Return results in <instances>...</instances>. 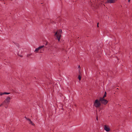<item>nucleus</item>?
<instances>
[{"mask_svg":"<svg viewBox=\"0 0 132 132\" xmlns=\"http://www.w3.org/2000/svg\"><path fill=\"white\" fill-rule=\"evenodd\" d=\"M102 1L99 0L97 1V3H94V4H92L91 5V7L93 9H97L99 6L102 4Z\"/></svg>","mask_w":132,"mask_h":132,"instance_id":"obj_1","label":"nucleus"},{"mask_svg":"<svg viewBox=\"0 0 132 132\" xmlns=\"http://www.w3.org/2000/svg\"><path fill=\"white\" fill-rule=\"evenodd\" d=\"M62 32V30H58L56 32H54L55 36L58 39L59 42L60 41L61 35Z\"/></svg>","mask_w":132,"mask_h":132,"instance_id":"obj_2","label":"nucleus"},{"mask_svg":"<svg viewBox=\"0 0 132 132\" xmlns=\"http://www.w3.org/2000/svg\"><path fill=\"white\" fill-rule=\"evenodd\" d=\"M100 101L97 99L95 100L93 106L96 108H98L101 105V104L100 102Z\"/></svg>","mask_w":132,"mask_h":132,"instance_id":"obj_3","label":"nucleus"},{"mask_svg":"<svg viewBox=\"0 0 132 132\" xmlns=\"http://www.w3.org/2000/svg\"><path fill=\"white\" fill-rule=\"evenodd\" d=\"M11 99L10 97L8 96L6 98L3 103L6 104H8L10 102Z\"/></svg>","mask_w":132,"mask_h":132,"instance_id":"obj_4","label":"nucleus"},{"mask_svg":"<svg viewBox=\"0 0 132 132\" xmlns=\"http://www.w3.org/2000/svg\"><path fill=\"white\" fill-rule=\"evenodd\" d=\"M100 101L102 103L105 105H106L107 103L108 102V101L104 99H100Z\"/></svg>","mask_w":132,"mask_h":132,"instance_id":"obj_5","label":"nucleus"},{"mask_svg":"<svg viewBox=\"0 0 132 132\" xmlns=\"http://www.w3.org/2000/svg\"><path fill=\"white\" fill-rule=\"evenodd\" d=\"M44 47V45L41 46H39L38 47L36 48L34 52L36 53H37L39 51L41 48L43 47Z\"/></svg>","mask_w":132,"mask_h":132,"instance_id":"obj_6","label":"nucleus"},{"mask_svg":"<svg viewBox=\"0 0 132 132\" xmlns=\"http://www.w3.org/2000/svg\"><path fill=\"white\" fill-rule=\"evenodd\" d=\"M104 129L107 131H110V128L108 126H107L105 125H104Z\"/></svg>","mask_w":132,"mask_h":132,"instance_id":"obj_7","label":"nucleus"},{"mask_svg":"<svg viewBox=\"0 0 132 132\" xmlns=\"http://www.w3.org/2000/svg\"><path fill=\"white\" fill-rule=\"evenodd\" d=\"M117 0H108V3H113Z\"/></svg>","mask_w":132,"mask_h":132,"instance_id":"obj_8","label":"nucleus"},{"mask_svg":"<svg viewBox=\"0 0 132 132\" xmlns=\"http://www.w3.org/2000/svg\"><path fill=\"white\" fill-rule=\"evenodd\" d=\"M27 120L28 121L29 123L30 124L34 126L35 125L34 123L29 119H28Z\"/></svg>","mask_w":132,"mask_h":132,"instance_id":"obj_9","label":"nucleus"},{"mask_svg":"<svg viewBox=\"0 0 132 132\" xmlns=\"http://www.w3.org/2000/svg\"><path fill=\"white\" fill-rule=\"evenodd\" d=\"M10 94V93H7L6 92L3 93V95L4 94Z\"/></svg>","mask_w":132,"mask_h":132,"instance_id":"obj_10","label":"nucleus"},{"mask_svg":"<svg viewBox=\"0 0 132 132\" xmlns=\"http://www.w3.org/2000/svg\"><path fill=\"white\" fill-rule=\"evenodd\" d=\"M17 54H18V55H19V56H21V57L22 56V55L19 52H18L17 53Z\"/></svg>","mask_w":132,"mask_h":132,"instance_id":"obj_11","label":"nucleus"},{"mask_svg":"<svg viewBox=\"0 0 132 132\" xmlns=\"http://www.w3.org/2000/svg\"><path fill=\"white\" fill-rule=\"evenodd\" d=\"M78 78L79 79V80H80L81 78V76L79 75L78 76Z\"/></svg>","mask_w":132,"mask_h":132,"instance_id":"obj_12","label":"nucleus"},{"mask_svg":"<svg viewBox=\"0 0 132 132\" xmlns=\"http://www.w3.org/2000/svg\"><path fill=\"white\" fill-rule=\"evenodd\" d=\"M106 95H104L102 97H101L100 98H102V99H104V98L106 97Z\"/></svg>","mask_w":132,"mask_h":132,"instance_id":"obj_13","label":"nucleus"},{"mask_svg":"<svg viewBox=\"0 0 132 132\" xmlns=\"http://www.w3.org/2000/svg\"><path fill=\"white\" fill-rule=\"evenodd\" d=\"M3 95V93L0 92V96H2Z\"/></svg>","mask_w":132,"mask_h":132,"instance_id":"obj_14","label":"nucleus"},{"mask_svg":"<svg viewBox=\"0 0 132 132\" xmlns=\"http://www.w3.org/2000/svg\"><path fill=\"white\" fill-rule=\"evenodd\" d=\"M98 24H99V23H97V27H98L99 26H98Z\"/></svg>","mask_w":132,"mask_h":132,"instance_id":"obj_15","label":"nucleus"},{"mask_svg":"<svg viewBox=\"0 0 132 132\" xmlns=\"http://www.w3.org/2000/svg\"><path fill=\"white\" fill-rule=\"evenodd\" d=\"M104 95H106V92H105V93H104Z\"/></svg>","mask_w":132,"mask_h":132,"instance_id":"obj_16","label":"nucleus"},{"mask_svg":"<svg viewBox=\"0 0 132 132\" xmlns=\"http://www.w3.org/2000/svg\"><path fill=\"white\" fill-rule=\"evenodd\" d=\"M78 68H80V65H79L78 67Z\"/></svg>","mask_w":132,"mask_h":132,"instance_id":"obj_17","label":"nucleus"},{"mask_svg":"<svg viewBox=\"0 0 132 132\" xmlns=\"http://www.w3.org/2000/svg\"><path fill=\"white\" fill-rule=\"evenodd\" d=\"M130 0H128V2H130Z\"/></svg>","mask_w":132,"mask_h":132,"instance_id":"obj_18","label":"nucleus"},{"mask_svg":"<svg viewBox=\"0 0 132 132\" xmlns=\"http://www.w3.org/2000/svg\"><path fill=\"white\" fill-rule=\"evenodd\" d=\"M96 119H97H97H98L97 117Z\"/></svg>","mask_w":132,"mask_h":132,"instance_id":"obj_19","label":"nucleus"},{"mask_svg":"<svg viewBox=\"0 0 132 132\" xmlns=\"http://www.w3.org/2000/svg\"><path fill=\"white\" fill-rule=\"evenodd\" d=\"M90 3H91V2L90 1ZM89 3H90V2Z\"/></svg>","mask_w":132,"mask_h":132,"instance_id":"obj_20","label":"nucleus"}]
</instances>
